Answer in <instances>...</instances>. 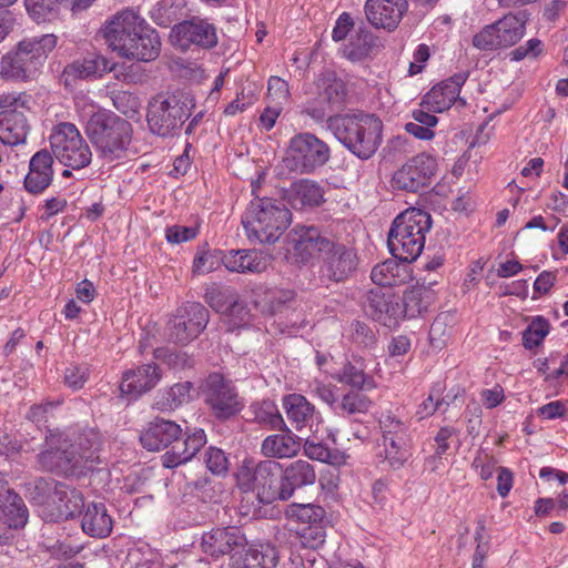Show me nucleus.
<instances>
[{"label": "nucleus", "mask_w": 568, "mask_h": 568, "mask_svg": "<svg viewBox=\"0 0 568 568\" xmlns=\"http://www.w3.org/2000/svg\"><path fill=\"white\" fill-rule=\"evenodd\" d=\"M171 43L185 51L191 45L210 49L216 45V29L206 20L192 18L174 24L170 33Z\"/></svg>", "instance_id": "18"}, {"label": "nucleus", "mask_w": 568, "mask_h": 568, "mask_svg": "<svg viewBox=\"0 0 568 568\" xmlns=\"http://www.w3.org/2000/svg\"><path fill=\"white\" fill-rule=\"evenodd\" d=\"M436 170V159L429 154L419 153L393 174L392 186L396 190L417 193L430 185Z\"/></svg>", "instance_id": "16"}, {"label": "nucleus", "mask_w": 568, "mask_h": 568, "mask_svg": "<svg viewBox=\"0 0 568 568\" xmlns=\"http://www.w3.org/2000/svg\"><path fill=\"white\" fill-rule=\"evenodd\" d=\"M392 257L377 264L371 273L372 281L379 287L390 288L392 286L404 284L413 278V268L410 264L416 262L423 251H406L408 255L396 254V251H389Z\"/></svg>", "instance_id": "19"}, {"label": "nucleus", "mask_w": 568, "mask_h": 568, "mask_svg": "<svg viewBox=\"0 0 568 568\" xmlns=\"http://www.w3.org/2000/svg\"><path fill=\"white\" fill-rule=\"evenodd\" d=\"M182 434V428L175 422L156 417L141 433L140 442L150 452L168 448Z\"/></svg>", "instance_id": "28"}, {"label": "nucleus", "mask_w": 568, "mask_h": 568, "mask_svg": "<svg viewBox=\"0 0 568 568\" xmlns=\"http://www.w3.org/2000/svg\"><path fill=\"white\" fill-rule=\"evenodd\" d=\"M87 378L88 369L84 367L72 366L67 368L64 374L65 384L73 389L81 388L87 382Z\"/></svg>", "instance_id": "64"}, {"label": "nucleus", "mask_w": 568, "mask_h": 568, "mask_svg": "<svg viewBox=\"0 0 568 568\" xmlns=\"http://www.w3.org/2000/svg\"><path fill=\"white\" fill-rule=\"evenodd\" d=\"M199 225H173L166 229L165 237L170 244L178 245L196 237Z\"/></svg>", "instance_id": "57"}, {"label": "nucleus", "mask_w": 568, "mask_h": 568, "mask_svg": "<svg viewBox=\"0 0 568 568\" xmlns=\"http://www.w3.org/2000/svg\"><path fill=\"white\" fill-rule=\"evenodd\" d=\"M317 89V97L307 103L304 112L316 122H323L344 109L348 90L346 83L334 73L321 77Z\"/></svg>", "instance_id": "11"}, {"label": "nucleus", "mask_w": 568, "mask_h": 568, "mask_svg": "<svg viewBox=\"0 0 568 568\" xmlns=\"http://www.w3.org/2000/svg\"><path fill=\"white\" fill-rule=\"evenodd\" d=\"M376 47L377 37L362 22L355 33L349 37L348 42L343 45L341 52L351 62H361L369 58Z\"/></svg>", "instance_id": "34"}, {"label": "nucleus", "mask_w": 568, "mask_h": 568, "mask_svg": "<svg viewBox=\"0 0 568 568\" xmlns=\"http://www.w3.org/2000/svg\"><path fill=\"white\" fill-rule=\"evenodd\" d=\"M27 100L21 94L0 95V141L8 145L26 142L29 124L26 118Z\"/></svg>", "instance_id": "13"}, {"label": "nucleus", "mask_w": 568, "mask_h": 568, "mask_svg": "<svg viewBox=\"0 0 568 568\" xmlns=\"http://www.w3.org/2000/svg\"><path fill=\"white\" fill-rule=\"evenodd\" d=\"M283 407L288 422L297 432L312 427L316 418V409L305 396L296 393L288 394L283 397Z\"/></svg>", "instance_id": "31"}, {"label": "nucleus", "mask_w": 568, "mask_h": 568, "mask_svg": "<svg viewBox=\"0 0 568 568\" xmlns=\"http://www.w3.org/2000/svg\"><path fill=\"white\" fill-rule=\"evenodd\" d=\"M354 27V21L349 13L343 12L336 20L335 27L332 31V39L339 42L346 39L347 34Z\"/></svg>", "instance_id": "63"}, {"label": "nucleus", "mask_w": 568, "mask_h": 568, "mask_svg": "<svg viewBox=\"0 0 568 568\" xmlns=\"http://www.w3.org/2000/svg\"><path fill=\"white\" fill-rule=\"evenodd\" d=\"M204 298L214 311L224 313L234 304L237 294L230 287H223L213 283L206 287Z\"/></svg>", "instance_id": "49"}, {"label": "nucleus", "mask_w": 568, "mask_h": 568, "mask_svg": "<svg viewBox=\"0 0 568 568\" xmlns=\"http://www.w3.org/2000/svg\"><path fill=\"white\" fill-rule=\"evenodd\" d=\"M202 549L205 554L219 557L225 554L231 555L232 568H248V550L246 549V538L240 535L235 527L226 529H214L202 537Z\"/></svg>", "instance_id": "15"}, {"label": "nucleus", "mask_w": 568, "mask_h": 568, "mask_svg": "<svg viewBox=\"0 0 568 568\" xmlns=\"http://www.w3.org/2000/svg\"><path fill=\"white\" fill-rule=\"evenodd\" d=\"M53 155L43 149L33 154L29 173L24 178V189L31 194L42 193L53 179Z\"/></svg>", "instance_id": "29"}, {"label": "nucleus", "mask_w": 568, "mask_h": 568, "mask_svg": "<svg viewBox=\"0 0 568 568\" xmlns=\"http://www.w3.org/2000/svg\"><path fill=\"white\" fill-rule=\"evenodd\" d=\"M109 47L120 57L141 62L154 61L161 52L159 32L150 27L134 9H124L104 26Z\"/></svg>", "instance_id": "2"}, {"label": "nucleus", "mask_w": 568, "mask_h": 568, "mask_svg": "<svg viewBox=\"0 0 568 568\" xmlns=\"http://www.w3.org/2000/svg\"><path fill=\"white\" fill-rule=\"evenodd\" d=\"M282 468L274 460H263L257 464L251 474V490L262 504H272L274 500H287L283 497L284 483Z\"/></svg>", "instance_id": "20"}, {"label": "nucleus", "mask_w": 568, "mask_h": 568, "mask_svg": "<svg viewBox=\"0 0 568 568\" xmlns=\"http://www.w3.org/2000/svg\"><path fill=\"white\" fill-rule=\"evenodd\" d=\"M353 342L365 348L373 347L376 343L375 332L365 323L356 321L352 324Z\"/></svg>", "instance_id": "59"}, {"label": "nucleus", "mask_w": 568, "mask_h": 568, "mask_svg": "<svg viewBox=\"0 0 568 568\" xmlns=\"http://www.w3.org/2000/svg\"><path fill=\"white\" fill-rule=\"evenodd\" d=\"M204 394L207 404L219 418H229L241 409L235 388L219 373L209 375Z\"/></svg>", "instance_id": "21"}, {"label": "nucleus", "mask_w": 568, "mask_h": 568, "mask_svg": "<svg viewBox=\"0 0 568 568\" xmlns=\"http://www.w3.org/2000/svg\"><path fill=\"white\" fill-rule=\"evenodd\" d=\"M207 323L209 311L200 303L187 302L168 322V339L174 344H189L202 333Z\"/></svg>", "instance_id": "14"}, {"label": "nucleus", "mask_w": 568, "mask_h": 568, "mask_svg": "<svg viewBox=\"0 0 568 568\" xmlns=\"http://www.w3.org/2000/svg\"><path fill=\"white\" fill-rule=\"evenodd\" d=\"M216 251H202L201 254L195 256L193 262V273L206 274L220 266V263L225 257H220L215 254Z\"/></svg>", "instance_id": "56"}, {"label": "nucleus", "mask_w": 568, "mask_h": 568, "mask_svg": "<svg viewBox=\"0 0 568 568\" xmlns=\"http://www.w3.org/2000/svg\"><path fill=\"white\" fill-rule=\"evenodd\" d=\"M544 44L537 38L529 39L525 44L517 47L510 51L509 57L511 61H521L526 58H537L541 54Z\"/></svg>", "instance_id": "58"}, {"label": "nucleus", "mask_w": 568, "mask_h": 568, "mask_svg": "<svg viewBox=\"0 0 568 568\" xmlns=\"http://www.w3.org/2000/svg\"><path fill=\"white\" fill-rule=\"evenodd\" d=\"M60 484L61 483L52 478L44 477H38L28 484L29 498L34 505L41 508V515L44 519L47 507H50Z\"/></svg>", "instance_id": "40"}, {"label": "nucleus", "mask_w": 568, "mask_h": 568, "mask_svg": "<svg viewBox=\"0 0 568 568\" xmlns=\"http://www.w3.org/2000/svg\"><path fill=\"white\" fill-rule=\"evenodd\" d=\"M185 435L183 440L178 437L162 455L163 467L175 468L190 462L206 444V435L202 428H195L192 433L186 432Z\"/></svg>", "instance_id": "25"}, {"label": "nucleus", "mask_w": 568, "mask_h": 568, "mask_svg": "<svg viewBox=\"0 0 568 568\" xmlns=\"http://www.w3.org/2000/svg\"><path fill=\"white\" fill-rule=\"evenodd\" d=\"M205 463L207 468L216 475L224 473L227 469V459L223 450L216 447H209L205 452Z\"/></svg>", "instance_id": "60"}, {"label": "nucleus", "mask_w": 568, "mask_h": 568, "mask_svg": "<svg viewBox=\"0 0 568 568\" xmlns=\"http://www.w3.org/2000/svg\"><path fill=\"white\" fill-rule=\"evenodd\" d=\"M331 159V149L326 142L313 133L295 134L284 158L285 166L300 174H311L324 166Z\"/></svg>", "instance_id": "8"}, {"label": "nucleus", "mask_w": 568, "mask_h": 568, "mask_svg": "<svg viewBox=\"0 0 568 568\" xmlns=\"http://www.w3.org/2000/svg\"><path fill=\"white\" fill-rule=\"evenodd\" d=\"M295 234L297 237L294 239V248H313L315 246L320 248H346L345 245H339L327 232L315 225L297 226Z\"/></svg>", "instance_id": "39"}, {"label": "nucleus", "mask_w": 568, "mask_h": 568, "mask_svg": "<svg viewBox=\"0 0 568 568\" xmlns=\"http://www.w3.org/2000/svg\"><path fill=\"white\" fill-rule=\"evenodd\" d=\"M549 332V323L541 316L532 320L530 325L523 334V344L526 348L531 349L538 346Z\"/></svg>", "instance_id": "52"}, {"label": "nucleus", "mask_w": 568, "mask_h": 568, "mask_svg": "<svg viewBox=\"0 0 568 568\" xmlns=\"http://www.w3.org/2000/svg\"><path fill=\"white\" fill-rule=\"evenodd\" d=\"M192 384L190 382L174 384L161 393L154 402V407L161 412H171L189 402Z\"/></svg>", "instance_id": "44"}, {"label": "nucleus", "mask_w": 568, "mask_h": 568, "mask_svg": "<svg viewBox=\"0 0 568 568\" xmlns=\"http://www.w3.org/2000/svg\"><path fill=\"white\" fill-rule=\"evenodd\" d=\"M432 225L430 215L422 210L397 215L388 231L387 248H424L425 233Z\"/></svg>", "instance_id": "12"}, {"label": "nucleus", "mask_w": 568, "mask_h": 568, "mask_svg": "<svg viewBox=\"0 0 568 568\" xmlns=\"http://www.w3.org/2000/svg\"><path fill=\"white\" fill-rule=\"evenodd\" d=\"M161 379V373L155 364H144L134 371L125 372L120 384L122 394L138 398L142 394L151 390Z\"/></svg>", "instance_id": "30"}, {"label": "nucleus", "mask_w": 568, "mask_h": 568, "mask_svg": "<svg viewBox=\"0 0 568 568\" xmlns=\"http://www.w3.org/2000/svg\"><path fill=\"white\" fill-rule=\"evenodd\" d=\"M182 7L175 0H159L150 10V18L160 27H169L181 16Z\"/></svg>", "instance_id": "50"}, {"label": "nucleus", "mask_w": 568, "mask_h": 568, "mask_svg": "<svg viewBox=\"0 0 568 568\" xmlns=\"http://www.w3.org/2000/svg\"><path fill=\"white\" fill-rule=\"evenodd\" d=\"M8 493L7 503L3 504V516L10 528H23L28 523L29 513L21 497Z\"/></svg>", "instance_id": "45"}, {"label": "nucleus", "mask_w": 568, "mask_h": 568, "mask_svg": "<svg viewBox=\"0 0 568 568\" xmlns=\"http://www.w3.org/2000/svg\"><path fill=\"white\" fill-rule=\"evenodd\" d=\"M324 189L316 181L301 179L285 191L284 200L296 211L313 210L325 202Z\"/></svg>", "instance_id": "26"}, {"label": "nucleus", "mask_w": 568, "mask_h": 568, "mask_svg": "<svg viewBox=\"0 0 568 568\" xmlns=\"http://www.w3.org/2000/svg\"><path fill=\"white\" fill-rule=\"evenodd\" d=\"M191 101L181 92L158 94L148 105L150 131L162 138L176 135L191 115Z\"/></svg>", "instance_id": "6"}, {"label": "nucleus", "mask_w": 568, "mask_h": 568, "mask_svg": "<svg viewBox=\"0 0 568 568\" xmlns=\"http://www.w3.org/2000/svg\"><path fill=\"white\" fill-rule=\"evenodd\" d=\"M254 306L264 314H275L282 310V307L294 300L295 293L290 290L280 288H266L261 287L253 291Z\"/></svg>", "instance_id": "38"}, {"label": "nucleus", "mask_w": 568, "mask_h": 568, "mask_svg": "<svg viewBox=\"0 0 568 568\" xmlns=\"http://www.w3.org/2000/svg\"><path fill=\"white\" fill-rule=\"evenodd\" d=\"M49 140L52 155L65 168L81 170L91 163V149L74 124H58Z\"/></svg>", "instance_id": "9"}, {"label": "nucleus", "mask_w": 568, "mask_h": 568, "mask_svg": "<svg viewBox=\"0 0 568 568\" xmlns=\"http://www.w3.org/2000/svg\"><path fill=\"white\" fill-rule=\"evenodd\" d=\"M114 108L125 116H133L141 106L140 99L128 91H116L112 97Z\"/></svg>", "instance_id": "53"}, {"label": "nucleus", "mask_w": 568, "mask_h": 568, "mask_svg": "<svg viewBox=\"0 0 568 568\" xmlns=\"http://www.w3.org/2000/svg\"><path fill=\"white\" fill-rule=\"evenodd\" d=\"M61 0H26L28 12L37 18L53 11Z\"/></svg>", "instance_id": "61"}, {"label": "nucleus", "mask_w": 568, "mask_h": 568, "mask_svg": "<svg viewBox=\"0 0 568 568\" xmlns=\"http://www.w3.org/2000/svg\"><path fill=\"white\" fill-rule=\"evenodd\" d=\"M333 377L352 389L371 390L376 387L374 378L367 375L362 366H357L352 362H347Z\"/></svg>", "instance_id": "41"}, {"label": "nucleus", "mask_w": 568, "mask_h": 568, "mask_svg": "<svg viewBox=\"0 0 568 568\" xmlns=\"http://www.w3.org/2000/svg\"><path fill=\"white\" fill-rule=\"evenodd\" d=\"M379 425L383 432V443H392L394 439L398 445L408 444V427L395 415L390 413L383 415Z\"/></svg>", "instance_id": "47"}, {"label": "nucleus", "mask_w": 568, "mask_h": 568, "mask_svg": "<svg viewBox=\"0 0 568 568\" xmlns=\"http://www.w3.org/2000/svg\"><path fill=\"white\" fill-rule=\"evenodd\" d=\"M357 261L355 251H328L321 272L329 280L339 282L356 268Z\"/></svg>", "instance_id": "36"}, {"label": "nucleus", "mask_w": 568, "mask_h": 568, "mask_svg": "<svg viewBox=\"0 0 568 568\" xmlns=\"http://www.w3.org/2000/svg\"><path fill=\"white\" fill-rule=\"evenodd\" d=\"M101 434L93 428L71 434L50 430L38 463L43 470L59 476L84 477L101 463Z\"/></svg>", "instance_id": "1"}, {"label": "nucleus", "mask_w": 568, "mask_h": 568, "mask_svg": "<svg viewBox=\"0 0 568 568\" xmlns=\"http://www.w3.org/2000/svg\"><path fill=\"white\" fill-rule=\"evenodd\" d=\"M233 151L234 159L231 161V165L236 170L244 164V156L248 153V145L244 141L243 130H240L233 136Z\"/></svg>", "instance_id": "62"}, {"label": "nucleus", "mask_w": 568, "mask_h": 568, "mask_svg": "<svg viewBox=\"0 0 568 568\" xmlns=\"http://www.w3.org/2000/svg\"><path fill=\"white\" fill-rule=\"evenodd\" d=\"M254 219L251 222V243L274 244L290 226L292 214L282 201L267 196L251 201Z\"/></svg>", "instance_id": "7"}, {"label": "nucleus", "mask_w": 568, "mask_h": 568, "mask_svg": "<svg viewBox=\"0 0 568 568\" xmlns=\"http://www.w3.org/2000/svg\"><path fill=\"white\" fill-rule=\"evenodd\" d=\"M55 45L57 37L52 33L21 40L14 51L2 57L1 77L10 80L33 79Z\"/></svg>", "instance_id": "5"}, {"label": "nucleus", "mask_w": 568, "mask_h": 568, "mask_svg": "<svg viewBox=\"0 0 568 568\" xmlns=\"http://www.w3.org/2000/svg\"><path fill=\"white\" fill-rule=\"evenodd\" d=\"M278 554L271 544L251 545V568H275Z\"/></svg>", "instance_id": "51"}, {"label": "nucleus", "mask_w": 568, "mask_h": 568, "mask_svg": "<svg viewBox=\"0 0 568 568\" xmlns=\"http://www.w3.org/2000/svg\"><path fill=\"white\" fill-rule=\"evenodd\" d=\"M363 310L373 321L389 328L402 321V301L392 288L376 286L369 290L364 296Z\"/></svg>", "instance_id": "17"}, {"label": "nucleus", "mask_w": 568, "mask_h": 568, "mask_svg": "<svg viewBox=\"0 0 568 568\" xmlns=\"http://www.w3.org/2000/svg\"><path fill=\"white\" fill-rule=\"evenodd\" d=\"M84 534L93 538H105L113 529V520L102 503L88 505L81 521Z\"/></svg>", "instance_id": "33"}, {"label": "nucleus", "mask_w": 568, "mask_h": 568, "mask_svg": "<svg viewBox=\"0 0 568 568\" xmlns=\"http://www.w3.org/2000/svg\"><path fill=\"white\" fill-rule=\"evenodd\" d=\"M366 390L351 389L343 395L334 412L342 416H354L357 414H366L373 400L365 394Z\"/></svg>", "instance_id": "43"}, {"label": "nucleus", "mask_w": 568, "mask_h": 568, "mask_svg": "<svg viewBox=\"0 0 568 568\" xmlns=\"http://www.w3.org/2000/svg\"><path fill=\"white\" fill-rule=\"evenodd\" d=\"M528 20L529 13L526 10L505 14L476 33L473 37V45L481 51L513 47L525 36Z\"/></svg>", "instance_id": "10"}, {"label": "nucleus", "mask_w": 568, "mask_h": 568, "mask_svg": "<svg viewBox=\"0 0 568 568\" xmlns=\"http://www.w3.org/2000/svg\"><path fill=\"white\" fill-rule=\"evenodd\" d=\"M469 73L458 72L445 81L434 85L423 98V103L430 106L434 112L448 110L457 100L464 105L466 102L459 98L460 89L468 79Z\"/></svg>", "instance_id": "23"}, {"label": "nucleus", "mask_w": 568, "mask_h": 568, "mask_svg": "<svg viewBox=\"0 0 568 568\" xmlns=\"http://www.w3.org/2000/svg\"><path fill=\"white\" fill-rule=\"evenodd\" d=\"M226 315L227 331L233 332L239 328H244L248 321V310L246 308L245 302H240L239 297L234 301V304L224 312Z\"/></svg>", "instance_id": "54"}, {"label": "nucleus", "mask_w": 568, "mask_h": 568, "mask_svg": "<svg viewBox=\"0 0 568 568\" xmlns=\"http://www.w3.org/2000/svg\"><path fill=\"white\" fill-rule=\"evenodd\" d=\"M285 433L267 436L261 446V452L267 457L287 458L296 455L301 448V439L285 427Z\"/></svg>", "instance_id": "37"}, {"label": "nucleus", "mask_w": 568, "mask_h": 568, "mask_svg": "<svg viewBox=\"0 0 568 568\" xmlns=\"http://www.w3.org/2000/svg\"><path fill=\"white\" fill-rule=\"evenodd\" d=\"M303 448L304 454L314 460L326 463L333 466H341L346 462V456L344 453L337 449H331L323 443H316L314 440L306 439Z\"/></svg>", "instance_id": "46"}, {"label": "nucleus", "mask_w": 568, "mask_h": 568, "mask_svg": "<svg viewBox=\"0 0 568 568\" xmlns=\"http://www.w3.org/2000/svg\"><path fill=\"white\" fill-rule=\"evenodd\" d=\"M83 506L84 499L82 493L74 487L61 483L55 496H53L50 507H47L45 520H68L79 515Z\"/></svg>", "instance_id": "24"}, {"label": "nucleus", "mask_w": 568, "mask_h": 568, "mask_svg": "<svg viewBox=\"0 0 568 568\" xmlns=\"http://www.w3.org/2000/svg\"><path fill=\"white\" fill-rule=\"evenodd\" d=\"M430 294L423 287H412L404 292L402 301V320L415 318L427 311Z\"/></svg>", "instance_id": "42"}, {"label": "nucleus", "mask_w": 568, "mask_h": 568, "mask_svg": "<svg viewBox=\"0 0 568 568\" xmlns=\"http://www.w3.org/2000/svg\"><path fill=\"white\" fill-rule=\"evenodd\" d=\"M385 450V459L389 467L394 470L404 466L409 457L408 444L398 445L392 439V443H383Z\"/></svg>", "instance_id": "55"}, {"label": "nucleus", "mask_w": 568, "mask_h": 568, "mask_svg": "<svg viewBox=\"0 0 568 568\" xmlns=\"http://www.w3.org/2000/svg\"><path fill=\"white\" fill-rule=\"evenodd\" d=\"M85 134L103 159H122L131 143L129 121L103 111L93 113L87 122Z\"/></svg>", "instance_id": "4"}, {"label": "nucleus", "mask_w": 568, "mask_h": 568, "mask_svg": "<svg viewBox=\"0 0 568 568\" xmlns=\"http://www.w3.org/2000/svg\"><path fill=\"white\" fill-rule=\"evenodd\" d=\"M114 64L105 57L98 53H89L81 60H77L64 68L63 75L69 79H85L92 75L101 77L112 71Z\"/></svg>", "instance_id": "35"}, {"label": "nucleus", "mask_w": 568, "mask_h": 568, "mask_svg": "<svg viewBox=\"0 0 568 568\" xmlns=\"http://www.w3.org/2000/svg\"><path fill=\"white\" fill-rule=\"evenodd\" d=\"M254 420L270 429L281 430L285 422L273 400H262L254 405Z\"/></svg>", "instance_id": "48"}, {"label": "nucleus", "mask_w": 568, "mask_h": 568, "mask_svg": "<svg viewBox=\"0 0 568 568\" xmlns=\"http://www.w3.org/2000/svg\"><path fill=\"white\" fill-rule=\"evenodd\" d=\"M408 10L407 0H366L364 12L376 29L394 31Z\"/></svg>", "instance_id": "22"}, {"label": "nucleus", "mask_w": 568, "mask_h": 568, "mask_svg": "<svg viewBox=\"0 0 568 568\" xmlns=\"http://www.w3.org/2000/svg\"><path fill=\"white\" fill-rule=\"evenodd\" d=\"M288 519L301 524H307L311 539L307 544L311 548H316L325 541V534L318 525L325 517V510L322 506L315 504H291L285 509Z\"/></svg>", "instance_id": "27"}, {"label": "nucleus", "mask_w": 568, "mask_h": 568, "mask_svg": "<svg viewBox=\"0 0 568 568\" xmlns=\"http://www.w3.org/2000/svg\"><path fill=\"white\" fill-rule=\"evenodd\" d=\"M327 126L337 141L362 161L372 159L383 142L384 124L374 113L336 114L327 119Z\"/></svg>", "instance_id": "3"}, {"label": "nucleus", "mask_w": 568, "mask_h": 568, "mask_svg": "<svg viewBox=\"0 0 568 568\" xmlns=\"http://www.w3.org/2000/svg\"><path fill=\"white\" fill-rule=\"evenodd\" d=\"M282 477L284 483L283 497L290 499L295 489L313 485L316 480V473L311 463L297 459L282 470Z\"/></svg>", "instance_id": "32"}]
</instances>
